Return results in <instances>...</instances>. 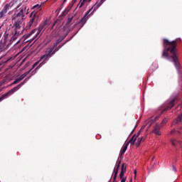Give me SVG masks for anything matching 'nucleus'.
<instances>
[{"label": "nucleus", "mask_w": 182, "mask_h": 182, "mask_svg": "<svg viewBox=\"0 0 182 182\" xmlns=\"http://www.w3.org/2000/svg\"><path fill=\"white\" fill-rule=\"evenodd\" d=\"M177 102H178V97H175L174 99L166 102V103H165L164 105V109H163V110H161V114L164 113V112H167V111L171 109L176 105Z\"/></svg>", "instance_id": "6"}, {"label": "nucleus", "mask_w": 182, "mask_h": 182, "mask_svg": "<svg viewBox=\"0 0 182 182\" xmlns=\"http://www.w3.org/2000/svg\"><path fill=\"white\" fill-rule=\"evenodd\" d=\"M70 32V30H68L67 32L65 33V36H64V38H65V36H68Z\"/></svg>", "instance_id": "36"}, {"label": "nucleus", "mask_w": 182, "mask_h": 182, "mask_svg": "<svg viewBox=\"0 0 182 182\" xmlns=\"http://www.w3.org/2000/svg\"><path fill=\"white\" fill-rule=\"evenodd\" d=\"M29 66V64L26 63V68H28Z\"/></svg>", "instance_id": "44"}, {"label": "nucleus", "mask_w": 182, "mask_h": 182, "mask_svg": "<svg viewBox=\"0 0 182 182\" xmlns=\"http://www.w3.org/2000/svg\"><path fill=\"white\" fill-rule=\"evenodd\" d=\"M92 9H93V7L90 9V10L87 11L86 14H85V16L87 17L88 14H90V13H91Z\"/></svg>", "instance_id": "29"}, {"label": "nucleus", "mask_w": 182, "mask_h": 182, "mask_svg": "<svg viewBox=\"0 0 182 182\" xmlns=\"http://www.w3.org/2000/svg\"><path fill=\"white\" fill-rule=\"evenodd\" d=\"M163 42L164 50L161 58L169 61L172 60L173 63H174L175 68L179 70L181 69V64L178 59L176 41L170 42L168 39L164 38Z\"/></svg>", "instance_id": "1"}, {"label": "nucleus", "mask_w": 182, "mask_h": 182, "mask_svg": "<svg viewBox=\"0 0 182 182\" xmlns=\"http://www.w3.org/2000/svg\"><path fill=\"white\" fill-rule=\"evenodd\" d=\"M10 8H11V6H10V4H6L4 6L3 10L0 11V19L5 16V14L8 12V10H9Z\"/></svg>", "instance_id": "9"}, {"label": "nucleus", "mask_w": 182, "mask_h": 182, "mask_svg": "<svg viewBox=\"0 0 182 182\" xmlns=\"http://www.w3.org/2000/svg\"><path fill=\"white\" fill-rule=\"evenodd\" d=\"M73 16L68 17L67 20V23H65V26H69L70 23L72 22V20L73 19Z\"/></svg>", "instance_id": "23"}, {"label": "nucleus", "mask_w": 182, "mask_h": 182, "mask_svg": "<svg viewBox=\"0 0 182 182\" xmlns=\"http://www.w3.org/2000/svg\"><path fill=\"white\" fill-rule=\"evenodd\" d=\"M29 80V77L26 78L23 82H20L19 85L14 87V88L10 90L8 92L4 93L3 95L0 96V102H2L4 99H6L10 95L14 94L15 92L21 89V86L24 85L26 82Z\"/></svg>", "instance_id": "4"}, {"label": "nucleus", "mask_w": 182, "mask_h": 182, "mask_svg": "<svg viewBox=\"0 0 182 182\" xmlns=\"http://www.w3.org/2000/svg\"><path fill=\"white\" fill-rule=\"evenodd\" d=\"M63 45H59L58 47H57L56 48L60 49L62 48Z\"/></svg>", "instance_id": "42"}, {"label": "nucleus", "mask_w": 182, "mask_h": 182, "mask_svg": "<svg viewBox=\"0 0 182 182\" xmlns=\"http://www.w3.org/2000/svg\"><path fill=\"white\" fill-rule=\"evenodd\" d=\"M31 72H32V69L29 70L28 72L25 73L24 74L20 75L19 78H18V80H23L24 78H26V75H29V73H31Z\"/></svg>", "instance_id": "19"}, {"label": "nucleus", "mask_w": 182, "mask_h": 182, "mask_svg": "<svg viewBox=\"0 0 182 182\" xmlns=\"http://www.w3.org/2000/svg\"><path fill=\"white\" fill-rule=\"evenodd\" d=\"M126 173V164H122L121 165V172L119 173V179H121V182H125L126 181V177L124 178V175Z\"/></svg>", "instance_id": "8"}, {"label": "nucleus", "mask_w": 182, "mask_h": 182, "mask_svg": "<svg viewBox=\"0 0 182 182\" xmlns=\"http://www.w3.org/2000/svg\"><path fill=\"white\" fill-rule=\"evenodd\" d=\"M76 34H77V32H75V34H73V36H70V40L67 41V42L70 41L72 38H73V37L76 36Z\"/></svg>", "instance_id": "35"}, {"label": "nucleus", "mask_w": 182, "mask_h": 182, "mask_svg": "<svg viewBox=\"0 0 182 182\" xmlns=\"http://www.w3.org/2000/svg\"><path fill=\"white\" fill-rule=\"evenodd\" d=\"M60 48H49L47 50V54L44 55L42 56V58H41V60H43V63H41V64H39V65H38L37 68H36V70H37L38 69H39L41 67H42V65L46 63V60H47V59H48L49 58L53 56V55L58 52Z\"/></svg>", "instance_id": "5"}, {"label": "nucleus", "mask_w": 182, "mask_h": 182, "mask_svg": "<svg viewBox=\"0 0 182 182\" xmlns=\"http://www.w3.org/2000/svg\"><path fill=\"white\" fill-rule=\"evenodd\" d=\"M8 38H9V34H8L6 31H5V33H4V43L0 44V46H3V49L4 47H5V44L6 43V42H8Z\"/></svg>", "instance_id": "13"}, {"label": "nucleus", "mask_w": 182, "mask_h": 182, "mask_svg": "<svg viewBox=\"0 0 182 182\" xmlns=\"http://www.w3.org/2000/svg\"><path fill=\"white\" fill-rule=\"evenodd\" d=\"M119 168H120V164H117L116 166V168L114 169V180L117 177V174L119 173Z\"/></svg>", "instance_id": "16"}, {"label": "nucleus", "mask_w": 182, "mask_h": 182, "mask_svg": "<svg viewBox=\"0 0 182 182\" xmlns=\"http://www.w3.org/2000/svg\"><path fill=\"white\" fill-rule=\"evenodd\" d=\"M141 132V129H140V131H139V132H137V134H134V136H135V137H139V136H140Z\"/></svg>", "instance_id": "33"}, {"label": "nucleus", "mask_w": 182, "mask_h": 182, "mask_svg": "<svg viewBox=\"0 0 182 182\" xmlns=\"http://www.w3.org/2000/svg\"><path fill=\"white\" fill-rule=\"evenodd\" d=\"M170 134H176L181 136V131H176V129H173L171 131H170Z\"/></svg>", "instance_id": "20"}, {"label": "nucleus", "mask_w": 182, "mask_h": 182, "mask_svg": "<svg viewBox=\"0 0 182 182\" xmlns=\"http://www.w3.org/2000/svg\"><path fill=\"white\" fill-rule=\"evenodd\" d=\"M21 28H15V33L13 36H11V38H10L9 43L10 44L13 43V42H14V41L18 38V36H19V35H21V31H18V30H19Z\"/></svg>", "instance_id": "10"}, {"label": "nucleus", "mask_w": 182, "mask_h": 182, "mask_svg": "<svg viewBox=\"0 0 182 182\" xmlns=\"http://www.w3.org/2000/svg\"><path fill=\"white\" fill-rule=\"evenodd\" d=\"M173 171L175 173L178 172V170H176V165L173 164Z\"/></svg>", "instance_id": "32"}, {"label": "nucleus", "mask_w": 182, "mask_h": 182, "mask_svg": "<svg viewBox=\"0 0 182 182\" xmlns=\"http://www.w3.org/2000/svg\"><path fill=\"white\" fill-rule=\"evenodd\" d=\"M152 133H154V134L158 135V136L161 135V133H160V127L158 124H156L155 127H154Z\"/></svg>", "instance_id": "12"}, {"label": "nucleus", "mask_w": 182, "mask_h": 182, "mask_svg": "<svg viewBox=\"0 0 182 182\" xmlns=\"http://www.w3.org/2000/svg\"><path fill=\"white\" fill-rule=\"evenodd\" d=\"M159 119V117H155V120H156V119Z\"/></svg>", "instance_id": "48"}, {"label": "nucleus", "mask_w": 182, "mask_h": 182, "mask_svg": "<svg viewBox=\"0 0 182 182\" xmlns=\"http://www.w3.org/2000/svg\"><path fill=\"white\" fill-rule=\"evenodd\" d=\"M134 174H135V178H136V174H137L136 170H135V171H134Z\"/></svg>", "instance_id": "41"}, {"label": "nucleus", "mask_w": 182, "mask_h": 182, "mask_svg": "<svg viewBox=\"0 0 182 182\" xmlns=\"http://www.w3.org/2000/svg\"><path fill=\"white\" fill-rule=\"evenodd\" d=\"M38 23H39V16H36V25H38Z\"/></svg>", "instance_id": "31"}, {"label": "nucleus", "mask_w": 182, "mask_h": 182, "mask_svg": "<svg viewBox=\"0 0 182 182\" xmlns=\"http://www.w3.org/2000/svg\"><path fill=\"white\" fill-rule=\"evenodd\" d=\"M137 136H135V135L132 136L130 140L127 143V144H132V146L135 145V141H136Z\"/></svg>", "instance_id": "18"}, {"label": "nucleus", "mask_w": 182, "mask_h": 182, "mask_svg": "<svg viewBox=\"0 0 182 182\" xmlns=\"http://www.w3.org/2000/svg\"><path fill=\"white\" fill-rule=\"evenodd\" d=\"M137 125L135 126V127L134 128V129H132V131L131 132V135L134 133V132H135V129H136Z\"/></svg>", "instance_id": "38"}, {"label": "nucleus", "mask_w": 182, "mask_h": 182, "mask_svg": "<svg viewBox=\"0 0 182 182\" xmlns=\"http://www.w3.org/2000/svg\"><path fill=\"white\" fill-rule=\"evenodd\" d=\"M130 182H132V178H131Z\"/></svg>", "instance_id": "52"}, {"label": "nucleus", "mask_w": 182, "mask_h": 182, "mask_svg": "<svg viewBox=\"0 0 182 182\" xmlns=\"http://www.w3.org/2000/svg\"><path fill=\"white\" fill-rule=\"evenodd\" d=\"M144 140H145V138H144V136H141V138L137 139V141L136 143H135V144L136 145V147H139L141 141L143 142Z\"/></svg>", "instance_id": "21"}, {"label": "nucleus", "mask_w": 182, "mask_h": 182, "mask_svg": "<svg viewBox=\"0 0 182 182\" xmlns=\"http://www.w3.org/2000/svg\"><path fill=\"white\" fill-rule=\"evenodd\" d=\"M91 1L92 0H88V3L91 2ZM87 1V0H81V1H80V8H82V6H83V5L85 4V2Z\"/></svg>", "instance_id": "24"}, {"label": "nucleus", "mask_w": 182, "mask_h": 182, "mask_svg": "<svg viewBox=\"0 0 182 182\" xmlns=\"http://www.w3.org/2000/svg\"><path fill=\"white\" fill-rule=\"evenodd\" d=\"M87 19L88 18L86 17V16H83V18H82L81 21L78 23L80 24H81V28L85 26V24L86 23V22H87Z\"/></svg>", "instance_id": "17"}, {"label": "nucleus", "mask_w": 182, "mask_h": 182, "mask_svg": "<svg viewBox=\"0 0 182 182\" xmlns=\"http://www.w3.org/2000/svg\"><path fill=\"white\" fill-rule=\"evenodd\" d=\"M38 11H33L31 14L30 17L31 18V20H29V22L28 23V28H31L33 25L34 26H37V24H36V16L37 14Z\"/></svg>", "instance_id": "7"}, {"label": "nucleus", "mask_w": 182, "mask_h": 182, "mask_svg": "<svg viewBox=\"0 0 182 182\" xmlns=\"http://www.w3.org/2000/svg\"><path fill=\"white\" fill-rule=\"evenodd\" d=\"M1 28V26H0V29Z\"/></svg>", "instance_id": "54"}, {"label": "nucleus", "mask_w": 182, "mask_h": 182, "mask_svg": "<svg viewBox=\"0 0 182 182\" xmlns=\"http://www.w3.org/2000/svg\"><path fill=\"white\" fill-rule=\"evenodd\" d=\"M113 182H117V181H116V178L114 180V181Z\"/></svg>", "instance_id": "49"}, {"label": "nucleus", "mask_w": 182, "mask_h": 182, "mask_svg": "<svg viewBox=\"0 0 182 182\" xmlns=\"http://www.w3.org/2000/svg\"><path fill=\"white\" fill-rule=\"evenodd\" d=\"M168 122V119L166 118H164L163 121L161 122V124L164 125Z\"/></svg>", "instance_id": "30"}, {"label": "nucleus", "mask_w": 182, "mask_h": 182, "mask_svg": "<svg viewBox=\"0 0 182 182\" xmlns=\"http://www.w3.org/2000/svg\"><path fill=\"white\" fill-rule=\"evenodd\" d=\"M26 7H23L20 9L19 12L14 14V16L11 18V21H14V24L13 26L16 29H20L21 28V23H23V21L26 20Z\"/></svg>", "instance_id": "2"}, {"label": "nucleus", "mask_w": 182, "mask_h": 182, "mask_svg": "<svg viewBox=\"0 0 182 182\" xmlns=\"http://www.w3.org/2000/svg\"><path fill=\"white\" fill-rule=\"evenodd\" d=\"M65 1H67V0H63V1L62 2V5L65 4Z\"/></svg>", "instance_id": "43"}, {"label": "nucleus", "mask_w": 182, "mask_h": 182, "mask_svg": "<svg viewBox=\"0 0 182 182\" xmlns=\"http://www.w3.org/2000/svg\"><path fill=\"white\" fill-rule=\"evenodd\" d=\"M31 9H38V10H41V5H39V4H37V5H36V6H33L32 8H31Z\"/></svg>", "instance_id": "25"}, {"label": "nucleus", "mask_w": 182, "mask_h": 182, "mask_svg": "<svg viewBox=\"0 0 182 182\" xmlns=\"http://www.w3.org/2000/svg\"><path fill=\"white\" fill-rule=\"evenodd\" d=\"M182 123V113L179 115H178V117L176 118H175V119L173 121L172 124L173 125H181Z\"/></svg>", "instance_id": "11"}, {"label": "nucleus", "mask_w": 182, "mask_h": 182, "mask_svg": "<svg viewBox=\"0 0 182 182\" xmlns=\"http://www.w3.org/2000/svg\"><path fill=\"white\" fill-rule=\"evenodd\" d=\"M0 65H1V64H0ZM1 85V83H0V85Z\"/></svg>", "instance_id": "53"}, {"label": "nucleus", "mask_w": 182, "mask_h": 182, "mask_svg": "<svg viewBox=\"0 0 182 182\" xmlns=\"http://www.w3.org/2000/svg\"><path fill=\"white\" fill-rule=\"evenodd\" d=\"M21 80H21V79H16V80H14V82H13V84H11V85H16V84L21 82Z\"/></svg>", "instance_id": "26"}, {"label": "nucleus", "mask_w": 182, "mask_h": 182, "mask_svg": "<svg viewBox=\"0 0 182 182\" xmlns=\"http://www.w3.org/2000/svg\"><path fill=\"white\" fill-rule=\"evenodd\" d=\"M121 164V161H119L117 165H120Z\"/></svg>", "instance_id": "46"}, {"label": "nucleus", "mask_w": 182, "mask_h": 182, "mask_svg": "<svg viewBox=\"0 0 182 182\" xmlns=\"http://www.w3.org/2000/svg\"><path fill=\"white\" fill-rule=\"evenodd\" d=\"M178 161V159H174V161H173V164H176Z\"/></svg>", "instance_id": "40"}, {"label": "nucleus", "mask_w": 182, "mask_h": 182, "mask_svg": "<svg viewBox=\"0 0 182 182\" xmlns=\"http://www.w3.org/2000/svg\"><path fill=\"white\" fill-rule=\"evenodd\" d=\"M47 26V23L46 21L43 22L42 23L39 24V27H38V29H34L31 31V33L26 35V39H28L31 38V36L36 33V36L31 39V41H34L36 38H39L42 34L43 33L44 29Z\"/></svg>", "instance_id": "3"}, {"label": "nucleus", "mask_w": 182, "mask_h": 182, "mask_svg": "<svg viewBox=\"0 0 182 182\" xmlns=\"http://www.w3.org/2000/svg\"><path fill=\"white\" fill-rule=\"evenodd\" d=\"M101 5L102 4H97V3L95 4V5H93V7L95 8L92 7V9H93L92 13L96 11L98 9V8L101 6Z\"/></svg>", "instance_id": "22"}, {"label": "nucleus", "mask_w": 182, "mask_h": 182, "mask_svg": "<svg viewBox=\"0 0 182 182\" xmlns=\"http://www.w3.org/2000/svg\"><path fill=\"white\" fill-rule=\"evenodd\" d=\"M76 3V0H72V6Z\"/></svg>", "instance_id": "39"}, {"label": "nucleus", "mask_w": 182, "mask_h": 182, "mask_svg": "<svg viewBox=\"0 0 182 182\" xmlns=\"http://www.w3.org/2000/svg\"><path fill=\"white\" fill-rule=\"evenodd\" d=\"M179 130H182V126L179 127Z\"/></svg>", "instance_id": "47"}, {"label": "nucleus", "mask_w": 182, "mask_h": 182, "mask_svg": "<svg viewBox=\"0 0 182 182\" xmlns=\"http://www.w3.org/2000/svg\"><path fill=\"white\" fill-rule=\"evenodd\" d=\"M76 28V24H75V25L73 26V27L72 29H73V28Z\"/></svg>", "instance_id": "45"}, {"label": "nucleus", "mask_w": 182, "mask_h": 182, "mask_svg": "<svg viewBox=\"0 0 182 182\" xmlns=\"http://www.w3.org/2000/svg\"><path fill=\"white\" fill-rule=\"evenodd\" d=\"M171 145L174 146H181L182 142L179 140L173 139L171 140Z\"/></svg>", "instance_id": "14"}, {"label": "nucleus", "mask_w": 182, "mask_h": 182, "mask_svg": "<svg viewBox=\"0 0 182 182\" xmlns=\"http://www.w3.org/2000/svg\"><path fill=\"white\" fill-rule=\"evenodd\" d=\"M129 146V143L126 144L123 148L121 152H119V158H121L124 154H125L126 150H127V146Z\"/></svg>", "instance_id": "15"}, {"label": "nucleus", "mask_w": 182, "mask_h": 182, "mask_svg": "<svg viewBox=\"0 0 182 182\" xmlns=\"http://www.w3.org/2000/svg\"><path fill=\"white\" fill-rule=\"evenodd\" d=\"M70 8H72V6H70L68 8H67L66 10L64 11V12H63L64 16H65L68 13V11H70Z\"/></svg>", "instance_id": "27"}, {"label": "nucleus", "mask_w": 182, "mask_h": 182, "mask_svg": "<svg viewBox=\"0 0 182 182\" xmlns=\"http://www.w3.org/2000/svg\"><path fill=\"white\" fill-rule=\"evenodd\" d=\"M38 64H39V61L34 63V64H33V66L31 67V70H33V69H34V68L37 67Z\"/></svg>", "instance_id": "28"}, {"label": "nucleus", "mask_w": 182, "mask_h": 182, "mask_svg": "<svg viewBox=\"0 0 182 182\" xmlns=\"http://www.w3.org/2000/svg\"><path fill=\"white\" fill-rule=\"evenodd\" d=\"M4 52L3 46H0V54Z\"/></svg>", "instance_id": "37"}, {"label": "nucleus", "mask_w": 182, "mask_h": 182, "mask_svg": "<svg viewBox=\"0 0 182 182\" xmlns=\"http://www.w3.org/2000/svg\"><path fill=\"white\" fill-rule=\"evenodd\" d=\"M19 8V6H18V7H16V9H18Z\"/></svg>", "instance_id": "51"}, {"label": "nucleus", "mask_w": 182, "mask_h": 182, "mask_svg": "<svg viewBox=\"0 0 182 182\" xmlns=\"http://www.w3.org/2000/svg\"><path fill=\"white\" fill-rule=\"evenodd\" d=\"M7 62H8V60H6V61L4 62V63H7Z\"/></svg>", "instance_id": "50"}, {"label": "nucleus", "mask_w": 182, "mask_h": 182, "mask_svg": "<svg viewBox=\"0 0 182 182\" xmlns=\"http://www.w3.org/2000/svg\"><path fill=\"white\" fill-rule=\"evenodd\" d=\"M103 1H105V0H101V1H100V2H97V5H102V4H103Z\"/></svg>", "instance_id": "34"}]
</instances>
